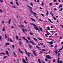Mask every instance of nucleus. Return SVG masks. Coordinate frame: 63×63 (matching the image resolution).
<instances>
[{
    "mask_svg": "<svg viewBox=\"0 0 63 63\" xmlns=\"http://www.w3.org/2000/svg\"><path fill=\"white\" fill-rule=\"evenodd\" d=\"M29 42L30 43H31L32 44V45H36V44L34 43L31 40H30L29 41Z\"/></svg>",
    "mask_w": 63,
    "mask_h": 63,
    "instance_id": "nucleus-4",
    "label": "nucleus"
},
{
    "mask_svg": "<svg viewBox=\"0 0 63 63\" xmlns=\"http://www.w3.org/2000/svg\"><path fill=\"white\" fill-rule=\"evenodd\" d=\"M57 0H54V2H56Z\"/></svg>",
    "mask_w": 63,
    "mask_h": 63,
    "instance_id": "nucleus-52",
    "label": "nucleus"
},
{
    "mask_svg": "<svg viewBox=\"0 0 63 63\" xmlns=\"http://www.w3.org/2000/svg\"><path fill=\"white\" fill-rule=\"evenodd\" d=\"M36 47L37 48H38L39 49L40 48V47H38V46H36Z\"/></svg>",
    "mask_w": 63,
    "mask_h": 63,
    "instance_id": "nucleus-39",
    "label": "nucleus"
},
{
    "mask_svg": "<svg viewBox=\"0 0 63 63\" xmlns=\"http://www.w3.org/2000/svg\"><path fill=\"white\" fill-rule=\"evenodd\" d=\"M46 31L47 32V33H48V34H50V33H49V32H48V31H47V30Z\"/></svg>",
    "mask_w": 63,
    "mask_h": 63,
    "instance_id": "nucleus-57",
    "label": "nucleus"
},
{
    "mask_svg": "<svg viewBox=\"0 0 63 63\" xmlns=\"http://www.w3.org/2000/svg\"><path fill=\"white\" fill-rule=\"evenodd\" d=\"M22 30H23V32L24 33L25 32V31L24 30V29L22 28Z\"/></svg>",
    "mask_w": 63,
    "mask_h": 63,
    "instance_id": "nucleus-32",
    "label": "nucleus"
},
{
    "mask_svg": "<svg viewBox=\"0 0 63 63\" xmlns=\"http://www.w3.org/2000/svg\"><path fill=\"white\" fill-rule=\"evenodd\" d=\"M27 6L28 7H29V8L30 9V10H32L31 7H30V6L29 5H27Z\"/></svg>",
    "mask_w": 63,
    "mask_h": 63,
    "instance_id": "nucleus-11",
    "label": "nucleus"
},
{
    "mask_svg": "<svg viewBox=\"0 0 63 63\" xmlns=\"http://www.w3.org/2000/svg\"><path fill=\"white\" fill-rule=\"evenodd\" d=\"M39 21H43V20H42L40 19H39Z\"/></svg>",
    "mask_w": 63,
    "mask_h": 63,
    "instance_id": "nucleus-51",
    "label": "nucleus"
},
{
    "mask_svg": "<svg viewBox=\"0 0 63 63\" xmlns=\"http://www.w3.org/2000/svg\"><path fill=\"white\" fill-rule=\"evenodd\" d=\"M34 40H35V41H38V39H36L35 38H33Z\"/></svg>",
    "mask_w": 63,
    "mask_h": 63,
    "instance_id": "nucleus-20",
    "label": "nucleus"
},
{
    "mask_svg": "<svg viewBox=\"0 0 63 63\" xmlns=\"http://www.w3.org/2000/svg\"><path fill=\"white\" fill-rule=\"evenodd\" d=\"M6 54H7V55H8V56L9 55V52H8V51H6Z\"/></svg>",
    "mask_w": 63,
    "mask_h": 63,
    "instance_id": "nucleus-14",
    "label": "nucleus"
},
{
    "mask_svg": "<svg viewBox=\"0 0 63 63\" xmlns=\"http://www.w3.org/2000/svg\"><path fill=\"white\" fill-rule=\"evenodd\" d=\"M31 19L32 20H33V21H34V22H36V20H34V19L32 18H31Z\"/></svg>",
    "mask_w": 63,
    "mask_h": 63,
    "instance_id": "nucleus-21",
    "label": "nucleus"
},
{
    "mask_svg": "<svg viewBox=\"0 0 63 63\" xmlns=\"http://www.w3.org/2000/svg\"><path fill=\"white\" fill-rule=\"evenodd\" d=\"M25 60H24V59H23V62H25Z\"/></svg>",
    "mask_w": 63,
    "mask_h": 63,
    "instance_id": "nucleus-40",
    "label": "nucleus"
},
{
    "mask_svg": "<svg viewBox=\"0 0 63 63\" xmlns=\"http://www.w3.org/2000/svg\"><path fill=\"white\" fill-rule=\"evenodd\" d=\"M46 57L48 59H51V57H50L49 55H47L46 56Z\"/></svg>",
    "mask_w": 63,
    "mask_h": 63,
    "instance_id": "nucleus-5",
    "label": "nucleus"
},
{
    "mask_svg": "<svg viewBox=\"0 0 63 63\" xmlns=\"http://www.w3.org/2000/svg\"><path fill=\"white\" fill-rule=\"evenodd\" d=\"M40 44L41 45H44V44L42 43H40Z\"/></svg>",
    "mask_w": 63,
    "mask_h": 63,
    "instance_id": "nucleus-56",
    "label": "nucleus"
},
{
    "mask_svg": "<svg viewBox=\"0 0 63 63\" xmlns=\"http://www.w3.org/2000/svg\"><path fill=\"white\" fill-rule=\"evenodd\" d=\"M8 40L9 41H10L11 42H13V40H11V39H8Z\"/></svg>",
    "mask_w": 63,
    "mask_h": 63,
    "instance_id": "nucleus-17",
    "label": "nucleus"
},
{
    "mask_svg": "<svg viewBox=\"0 0 63 63\" xmlns=\"http://www.w3.org/2000/svg\"><path fill=\"white\" fill-rule=\"evenodd\" d=\"M12 47L13 48H15V46H14V45H13Z\"/></svg>",
    "mask_w": 63,
    "mask_h": 63,
    "instance_id": "nucleus-26",
    "label": "nucleus"
},
{
    "mask_svg": "<svg viewBox=\"0 0 63 63\" xmlns=\"http://www.w3.org/2000/svg\"><path fill=\"white\" fill-rule=\"evenodd\" d=\"M50 46H51L52 47H53V45H50Z\"/></svg>",
    "mask_w": 63,
    "mask_h": 63,
    "instance_id": "nucleus-58",
    "label": "nucleus"
},
{
    "mask_svg": "<svg viewBox=\"0 0 63 63\" xmlns=\"http://www.w3.org/2000/svg\"><path fill=\"white\" fill-rule=\"evenodd\" d=\"M10 3L11 4V5H13V2H10Z\"/></svg>",
    "mask_w": 63,
    "mask_h": 63,
    "instance_id": "nucleus-54",
    "label": "nucleus"
},
{
    "mask_svg": "<svg viewBox=\"0 0 63 63\" xmlns=\"http://www.w3.org/2000/svg\"><path fill=\"white\" fill-rule=\"evenodd\" d=\"M24 23L25 24H27V22H25V21L24 22Z\"/></svg>",
    "mask_w": 63,
    "mask_h": 63,
    "instance_id": "nucleus-63",
    "label": "nucleus"
},
{
    "mask_svg": "<svg viewBox=\"0 0 63 63\" xmlns=\"http://www.w3.org/2000/svg\"><path fill=\"white\" fill-rule=\"evenodd\" d=\"M47 28H48V30H50V29H49V27H47Z\"/></svg>",
    "mask_w": 63,
    "mask_h": 63,
    "instance_id": "nucleus-53",
    "label": "nucleus"
},
{
    "mask_svg": "<svg viewBox=\"0 0 63 63\" xmlns=\"http://www.w3.org/2000/svg\"><path fill=\"white\" fill-rule=\"evenodd\" d=\"M2 36H0V40L1 41H2Z\"/></svg>",
    "mask_w": 63,
    "mask_h": 63,
    "instance_id": "nucleus-29",
    "label": "nucleus"
},
{
    "mask_svg": "<svg viewBox=\"0 0 63 63\" xmlns=\"http://www.w3.org/2000/svg\"><path fill=\"white\" fill-rule=\"evenodd\" d=\"M0 12H1V13H2V12H3V10L1 9H0Z\"/></svg>",
    "mask_w": 63,
    "mask_h": 63,
    "instance_id": "nucleus-33",
    "label": "nucleus"
},
{
    "mask_svg": "<svg viewBox=\"0 0 63 63\" xmlns=\"http://www.w3.org/2000/svg\"><path fill=\"white\" fill-rule=\"evenodd\" d=\"M0 2H1V3H3V0H0Z\"/></svg>",
    "mask_w": 63,
    "mask_h": 63,
    "instance_id": "nucleus-44",
    "label": "nucleus"
},
{
    "mask_svg": "<svg viewBox=\"0 0 63 63\" xmlns=\"http://www.w3.org/2000/svg\"><path fill=\"white\" fill-rule=\"evenodd\" d=\"M53 62H55V59L53 60Z\"/></svg>",
    "mask_w": 63,
    "mask_h": 63,
    "instance_id": "nucleus-42",
    "label": "nucleus"
},
{
    "mask_svg": "<svg viewBox=\"0 0 63 63\" xmlns=\"http://www.w3.org/2000/svg\"><path fill=\"white\" fill-rule=\"evenodd\" d=\"M53 18L55 20H56V18H55L54 17H53Z\"/></svg>",
    "mask_w": 63,
    "mask_h": 63,
    "instance_id": "nucleus-27",
    "label": "nucleus"
},
{
    "mask_svg": "<svg viewBox=\"0 0 63 63\" xmlns=\"http://www.w3.org/2000/svg\"><path fill=\"white\" fill-rule=\"evenodd\" d=\"M41 5H42V6L43 7L44 6V3H42V4H41Z\"/></svg>",
    "mask_w": 63,
    "mask_h": 63,
    "instance_id": "nucleus-35",
    "label": "nucleus"
},
{
    "mask_svg": "<svg viewBox=\"0 0 63 63\" xmlns=\"http://www.w3.org/2000/svg\"><path fill=\"white\" fill-rule=\"evenodd\" d=\"M12 8H16V7H15V6L14 5H13L12 6Z\"/></svg>",
    "mask_w": 63,
    "mask_h": 63,
    "instance_id": "nucleus-37",
    "label": "nucleus"
},
{
    "mask_svg": "<svg viewBox=\"0 0 63 63\" xmlns=\"http://www.w3.org/2000/svg\"><path fill=\"white\" fill-rule=\"evenodd\" d=\"M60 26H61V27H62V28H63V25H60Z\"/></svg>",
    "mask_w": 63,
    "mask_h": 63,
    "instance_id": "nucleus-64",
    "label": "nucleus"
},
{
    "mask_svg": "<svg viewBox=\"0 0 63 63\" xmlns=\"http://www.w3.org/2000/svg\"><path fill=\"white\" fill-rule=\"evenodd\" d=\"M32 51L33 52V54H34V55H35V56H37V54L36 53L35 51L33 50H32Z\"/></svg>",
    "mask_w": 63,
    "mask_h": 63,
    "instance_id": "nucleus-6",
    "label": "nucleus"
},
{
    "mask_svg": "<svg viewBox=\"0 0 63 63\" xmlns=\"http://www.w3.org/2000/svg\"><path fill=\"white\" fill-rule=\"evenodd\" d=\"M5 45V46H7V45H9V43H6Z\"/></svg>",
    "mask_w": 63,
    "mask_h": 63,
    "instance_id": "nucleus-22",
    "label": "nucleus"
},
{
    "mask_svg": "<svg viewBox=\"0 0 63 63\" xmlns=\"http://www.w3.org/2000/svg\"><path fill=\"white\" fill-rule=\"evenodd\" d=\"M30 11L32 13H33H33H34V12H33L32 11V10H30Z\"/></svg>",
    "mask_w": 63,
    "mask_h": 63,
    "instance_id": "nucleus-30",
    "label": "nucleus"
},
{
    "mask_svg": "<svg viewBox=\"0 0 63 63\" xmlns=\"http://www.w3.org/2000/svg\"><path fill=\"white\" fill-rule=\"evenodd\" d=\"M58 56H60V54L59 53H58Z\"/></svg>",
    "mask_w": 63,
    "mask_h": 63,
    "instance_id": "nucleus-49",
    "label": "nucleus"
},
{
    "mask_svg": "<svg viewBox=\"0 0 63 63\" xmlns=\"http://www.w3.org/2000/svg\"><path fill=\"white\" fill-rule=\"evenodd\" d=\"M62 7V4H61L60 6L58 7V8H61V7Z\"/></svg>",
    "mask_w": 63,
    "mask_h": 63,
    "instance_id": "nucleus-15",
    "label": "nucleus"
},
{
    "mask_svg": "<svg viewBox=\"0 0 63 63\" xmlns=\"http://www.w3.org/2000/svg\"><path fill=\"white\" fill-rule=\"evenodd\" d=\"M7 57V56H5V57H4L3 58V59H5L6 58V57Z\"/></svg>",
    "mask_w": 63,
    "mask_h": 63,
    "instance_id": "nucleus-43",
    "label": "nucleus"
},
{
    "mask_svg": "<svg viewBox=\"0 0 63 63\" xmlns=\"http://www.w3.org/2000/svg\"><path fill=\"white\" fill-rule=\"evenodd\" d=\"M55 4L56 5H58V3L57 2H56L55 3Z\"/></svg>",
    "mask_w": 63,
    "mask_h": 63,
    "instance_id": "nucleus-61",
    "label": "nucleus"
},
{
    "mask_svg": "<svg viewBox=\"0 0 63 63\" xmlns=\"http://www.w3.org/2000/svg\"><path fill=\"white\" fill-rule=\"evenodd\" d=\"M0 54L1 55V54H3V55H5V53H2V52H1V53H0Z\"/></svg>",
    "mask_w": 63,
    "mask_h": 63,
    "instance_id": "nucleus-18",
    "label": "nucleus"
},
{
    "mask_svg": "<svg viewBox=\"0 0 63 63\" xmlns=\"http://www.w3.org/2000/svg\"><path fill=\"white\" fill-rule=\"evenodd\" d=\"M29 48H32V46H31L29 45Z\"/></svg>",
    "mask_w": 63,
    "mask_h": 63,
    "instance_id": "nucleus-34",
    "label": "nucleus"
},
{
    "mask_svg": "<svg viewBox=\"0 0 63 63\" xmlns=\"http://www.w3.org/2000/svg\"><path fill=\"white\" fill-rule=\"evenodd\" d=\"M52 3H50V4L49 5L50 6H51V5H52Z\"/></svg>",
    "mask_w": 63,
    "mask_h": 63,
    "instance_id": "nucleus-50",
    "label": "nucleus"
},
{
    "mask_svg": "<svg viewBox=\"0 0 63 63\" xmlns=\"http://www.w3.org/2000/svg\"><path fill=\"white\" fill-rule=\"evenodd\" d=\"M2 31H5V29H4V28H3V29H2Z\"/></svg>",
    "mask_w": 63,
    "mask_h": 63,
    "instance_id": "nucleus-55",
    "label": "nucleus"
},
{
    "mask_svg": "<svg viewBox=\"0 0 63 63\" xmlns=\"http://www.w3.org/2000/svg\"><path fill=\"white\" fill-rule=\"evenodd\" d=\"M39 29L41 32H43V30H42L43 29L42 28H41L40 27H39Z\"/></svg>",
    "mask_w": 63,
    "mask_h": 63,
    "instance_id": "nucleus-9",
    "label": "nucleus"
},
{
    "mask_svg": "<svg viewBox=\"0 0 63 63\" xmlns=\"http://www.w3.org/2000/svg\"><path fill=\"white\" fill-rule=\"evenodd\" d=\"M41 15L42 16H45L43 14H41Z\"/></svg>",
    "mask_w": 63,
    "mask_h": 63,
    "instance_id": "nucleus-41",
    "label": "nucleus"
},
{
    "mask_svg": "<svg viewBox=\"0 0 63 63\" xmlns=\"http://www.w3.org/2000/svg\"><path fill=\"white\" fill-rule=\"evenodd\" d=\"M48 13H49V12H48V11H47V13L46 14L47 15V16L48 15Z\"/></svg>",
    "mask_w": 63,
    "mask_h": 63,
    "instance_id": "nucleus-23",
    "label": "nucleus"
},
{
    "mask_svg": "<svg viewBox=\"0 0 63 63\" xmlns=\"http://www.w3.org/2000/svg\"><path fill=\"white\" fill-rule=\"evenodd\" d=\"M38 39L39 40H40V41H42L43 40V39H42L41 38H38Z\"/></svg>",
    "mask_w": 63,
    "mask_h": 63,
    "instance_id": "nucleus-24",
    "label": "nucleus"
},
{
    "mask_svg": "<svg viewBox=\"0 0 63 63\" xmlns=\"http://www.w3.org/2000/svg\"><path fill=\"white\" fill-rule=\"evenodd\" d=\"M18 50H19V51L22 54H23V53H24L23 52L21 51V50H20V49H18Z\"/></svg>",
    "mask_w": 63,
    "mask_h": 63,
    "instance_id": "nucleus-10",
    "label": "nucleus"
},
{
    "mask_svg": "<svg viewBox=\"0 0 63 63\" xmlns=\"http://www.w3.org/2000/svg\"><path fill=\"white\" fill-rule=\"evenodd\" d=\"M40 53L41 54H42V53H43V52H42V51H40Z\"/></svg>",
    "mask_w": 63,
    "mask_h": 63,
    "instance_id": "nucleus-59",
    "label": "nucleus"
},
{
    "mask_svg": "<svg viewBox=\"0 0 63 63\" xmlns=\"http://www.w3.org/2000/svg\"><path fill=\"white\" fill-rule=\"evenodd\" d=\"M29 34L30 35H33V33H31V32H30L29 33Z\"/></svg>",
    "mask_w": 63,
    "mask_h": 63,
    "instance_id": "nucleus-31",
    "label": "nucleus"
},
{
    "mask_svg": "<svg viewBox=\"0 0 63 63\" xmlns=\"http://www.w3.org/2000/svg\"><path fill=\"white\" fill-rule=\"evenodd\" d=\"M28 39H28V40H30V38H29V37H27Z\"/></svg>",
    "mask_w": 63,
    "mask_h": 63,
    "instance_id": "nucleus-45",
    "label": "nucleus"
},
{
    "mask_svg": "<svg viewBox=\"0 0 63 63\" xmlns=\"http://www.w3.org/2000/svg\"><path fill=\"white\" fill-rule=\"evenodd\" d=\"M22 27H24V28H25L24 25H21L20 26V28H22Z\"/></svg>",
    "mask_w": 63,
    "mask_h": 63,
    "instance_id": "nucleus-12",
    "label": "nucleus"
},
{
    "mask_svg": "<svg viewBox=\"0 0 63 63\" xmlns=\"http://www.w3.org/2000/svg\"><path fill=\"white\" fill-rule=\"evenodd\" d=\"M59 59H60V58L59 57H58V61H57L58 63H63V61L62 60H61L60 62V61H59Z\"/></svg>",
    "mask_w": 63,
    "mask_h": 63,
    "instance_id": "nucleus-3",
    "label": "nucleus"
},
{
    "mask_svg": "<svg viewBox=\"0 0 63 63\" xmlns=\"http://www.w3.org/2000/svg\"><path fill=\"white\" fill-rule=\"evenodd\" d=\"M27 42H26V43L27 44V43H28L29 42V41L28 40H27V39H26V40H25Z\"/></svg>",
    "mask_w": 63,
    "mask_h": 63,
    "instance_id": "nucleus-19",
    "label": "nucleus"
},
{
    "mask_svg": "<svg viewBox=\"0 0 63 63\" xmlns=\"http://www.w3.org/2000/svg\"><path fill=\"white\" fill-rule=\"evenodd\" d=\"M13 54H14V56H15V57H16V56H17V55H16V53H15L13 52Z\"/></svg>",
    "mask_w": 63,
    "mask_h": 63,
    "instance_id": "nucleus-16",
    "label": "nucleus"
},
{
    "mask_svg": "<svg viewBox=\"0 0 63 63\" xmlns=\"http://www.w3.org/2000/svg\"><path fill=\"white\" fill-rule=\"evenodd\" d=\"M47 42V43H48V44H50L51 45H52L53 44V42L51 41L50 42Z\"/></svg>",
    "mask_w": 63,
    "mask_h": 63,
    "instance_id": "nucleus-8",
    "label": "nucleus"
},
{
    "mask_svg": "<svg viewBox=\"0 0 63 63\" xmlns=\"http://www.w3.org/2000/svg\"><path fill=\"white\" fill-rule=\"evenodd\" d=\"M54 52L56 53V54L57 55L58 54V50H57L56 51H54Z\"/></svg>",
    "mask_w": 63,
    "mask_h": 63,
    "instance_id": "nucleus-7",
    "label": "nucleus"
},
{
    "mask_svg": "<svg viewBox=\"0 0 63 63\" xmlns=\"http://www.w3.org/2000/svg\"><path fill=\"white\" fill-rule=\"evenodd\" d=\"M22 39H24L25 40H26V39H25V38L24 37H21Z\"/></svg>",
    "mask_w": 63,
    "mask_h": 63,
    "instance_id": "nucleus-25",
    "label": "nucleus"
},
{
    "mask_svg": "<svg viewBox=\"0 0 63 63\" xmlns=\"http://www.w3.org/2000/svg\"><path fill=\"white\" fill-rule=\"evenodd\" d=\"M48 20H49L50 21V22H51V23H53H53H54L53 22L51 21V20H50V19H48Z\"/></svg>",
    "mask_w": 63,
    "mask_h": 63,
    "instance_id": "nucleus-13",
    "label": "nucleus"
},
{
    "mask_svg": "<svg viewBox=\"0 0 63 63\" xmlns=\"http://www.w3.org/2000/svg\"><path fill=\"white\" fill-rule=\"evenodd\" d=\"M16 3L17 5H19V4H18V2H16Z\"/></svg>",
    "mask_w": 63,
    "mask_h": 63,
    "instance_id": "nucleus-47",
    "label": "nucleus"
},
{
    "mask_svg": "<svg viewBox=\"0 0 63 63\" xmlns=\"http://www.w3.org/2000/svg\"><path fill=\"white\" fill-rule=\"evenodd\" d=\"M16 39H18V36L16 35Z\"/></svg>",
    "mask_w": 63,
    "mask_h": 63,
    "instance_id": "nucleus-28",
    "label": "nucleus"
},
{
    "mask_svg": "<svg viewBox=\"0 0 63 63\" xmlns=\"http://www.w3.org/2000/svg\"><path fill=\"white\" fill-rule=\"evenodd\" d=\"M42 50L43 51H45V49H42Z\"/></svg>",
    "mask_w": 63,
    "mask_h": 63,
    "instance_id": "nucleus-38",
    "label": "nucleus"
},
{
    "mask_svg": "<svg viewBox=\"0 0 63 63\" xmlns=\"http://www.w3.org/2000/svg\"><path fill=\"white\" fill-rule=\"evenodd\" d=\"M63 10V8H61L60 9V11H62V10Z\"/></svg>",
    "mask_w": 63,
    "mask_h": 63,
    "instance_id": "nucleus-60",
    "label": "nucleus"
},
{
    "mask_svg": "<svg viewBox=\"0 0 63 63\" xmlns=\"http://www.w3.org/2000/svg\"><path fill=\"white\" fill-rule=\"evenodd\" d=\"M31 24L32 25H33V26H34L36 30H38V32H40V30L39 29V28H37V26H36V25L34 23H31Z\"/></svg>",
    "mask_w": 63,
    "mask_h": 63,
    "instance_id": "nucleus-1",
    "label": "nucleus"
},
{
    "mask_svg": "<svg viewBox=\"0 0 63 63\" xmlns=\"http://www.w3.org/2000/svg\"><path fill=\"white\" fill-rule=\"evenodd\" d=\"M24 50L25 52H26V54L27 55H28V57H30V53H29V52H28L27 53V51H26V49H24Z\"/></svg>",
    "mask_w": 63,
    "mask_h": 63,
    "instance_id": "nucleus-2",
    "label": "nucleus"
},
{
    "mask_svg": "<svg viewBox=\"0 0 63 63\" xmlns=\"http://www.w3.org/2000/svg\"><path fill=\"white\" fill-rule=\"evenodd\" d=\"M5 39H7V35L6 34L5 35Z\"/></svg>",
    "mask_w": 63,
    "mask_h": 63,
    "instance_id": "nucleus-36",
    "label": "nucleus"
},
{
    "mask_svg": "<svg viewBox=\"0 0 63 63\" xmlns=\"http://www.w3.org/2000/svg\"><path fill=\"white\" fill-rule=\"evenodd\" d=\"M33 14H34V15H37V14L36 13H35L34 12H33Z\"/></svg>",
    "mask_w": 63,
    "mask_h": 63,
    "instance_id": "nucleus-46",
    "label": "nucleus"
},
{
    "mask_svg": "<svg viewBox=\"0 0 63 63\" xmlns=\"http://www.w3.org/2000/svg\"><path fill=\"white\" fill-rule=\"evenodd\" d=\"M2 23H3V24L4 23V22L3 21H2Z\"/></svg>",
    "mask_w": 63,
    "mask_h": 63,
    "instance_id": "nucleus-62",
    "label": "nucleus"
},
{
    "mask_svg": "<svg viewBox=\"0 0 63 63\" xmlns=\"http://www.w3.org/2000/svg\"><path fill=\"white\" fill-rule=\"evenodd\" d=\"M55 48L56 49V47H57V45H56L55 46Z\"/></svg>",
    "mask_w": 63,
    "mask_h": 63,
    "instance_id": "nucleus-48",
    "label": "nucleus"
}]
</instances>
